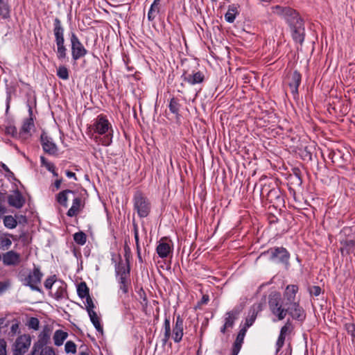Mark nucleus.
Returning a JSON list of instances; mask_svg holds the SVG:
<instances>
[{"label":"nucleus","mask_w":355,"mask_h":355,"mask_svg":"<svg viewBox=\"0 0 355 355\" xmlns=\"http://www.w3.org/2000/svg\"><path fill=\"white\" fill-rule=\"evenodd\" d=\"M272 12L284 19L289 28L304 23L300 13L289 6H275Z\"/></svg>","instance_id":"0eeeda50"},{"label":"nucleus","mask_w":355,"mask_h":355,"mask_svg":"<svg viewBox=\"0 0 355 355\" xmlns=\"http://www.w3.org/2000/svg\"><path fill=\"white\" fill-rule=\"evenodd\" d=\"M259 195L262 202L266 200L267 202L272 204L275 209L284 205V197L281 190L272 183L261 184Z\"/></svg>","instance_id":"7ed1b4c3"},{"label":"nucleus","mask_w":355,"mask_h":355,"mask_svg":"<svg viewBox=\"0 0 355 355\" xmlns=\"http://www.w3.org/2000/svg\"><path fill=\"white\" fill-rule=\"evenodd\" d=\"M61 285L58 288L56 292L54 294V297L57 300H62L64 297L67 292V284L64 281L60 280Z\"/></svg>","instance_id":"4c0bfd02"},{"label":"nucleus","mask_w":355,"mask_h":355,"mask_svg":"<svg viewBox=\"0 0 355 355\" xmlns=\"http://www.w3.org/2000/svg\"><path fill=\"white\" fill-rule=\"evenodd\" d=\"M134 209L140 218H146L150 213L151 203L141 191H135L133 196Z\"/></svg>","instance_id":"1a4fd4ad"},{"label":"nucleus","mask_w":355,"mask_h":355,"mask_svg":"<svg viewBox=\"0 0 355 355\" xmlns=\"http://www.w3.org/2000/svg\"><path fill=\"white\" fill-rule=\"evenodd\" d=\"M8 202L11 207L21 209L24 205L26 199L21 192L18 189H16L14 190V195H9L8 196Z\"/></svg>","instance_id":"412c9836"},{"label":"nucleus","mask_w":355,"mask_h":355,"mask_svg":"<svg viewBox=\"0 0 355 355\" xmlns=\"http://www.w3.org/2000/svg\"><path fill=\"white\" fill-rule=\"evenodd\" d=\"M43 273L41 272L39 267H34L33 271L30 272L28 276L25 278L26 283L24 284L29 286L31 290L42 293V290L37 286L40 284Z\"/></svg>","instance_id":"ddd939ff"},{"label":"nucleus","mask_w":355,"mask_h":355,"mask_svg":"<svg viewBox=\"0 0 355 355\" xmlns=\"http://www.w3.org/2000/svg\"><path fill=\"white\" fill-rule=\"evenodd\" d=\"M0 166L6 172L5 176L8 179H12L14 181L18 182L20 183L19 180L15 177V174L9 169V168L3 162L0 163Z\"/></svg>","instance_id":"09e8293b"},{"label":"nucleus","mask_w":355,"mask_h":355,"mask_svg":"<svg viewBox=\"0 0 355 355\" xmlns=\"http://www.w3.org/2000/svg\"><path fill=\"white\" fill-rule=\"evenodd\" d=\"M128 241H129V239L125 240V243H124V245H123L124 258H125V261L127 263H130V259H132V252H131L130 248L128 245Z\"/></svg>","instance_id":"49530a36"},{"label":"nucleus","mask_w":355,"mask_h":355,"mask_svg":"<svg viewBox=\"0 0 355 355\" xmlns=\"http://www.w3.org/2000/svg\"><path fill=\"white\" fill-rule=\"evenodd\" d=\"M11 6L9 0H0V17L3 19L10 18Z\"/></svg>","instance_id":"c756f323"},{"label":"nucleus","mask_w":355,"mask_h":355,"mask_svg":"<svg viewBox=\"0 0 355 355\" xmlns=\"http://www.w3.org/2000/svg\"><path fill=\"white\" fill-rule=\"evenodd\" d=\"M267 219L270 225L276 224L279 221L278 218L273 214H268Z\"/></svg>","instance_id":"338daca9"},{"label":"nucleus","mask_w":355,"mask_h":355,"mask_svg":"<svg viewBox=\"0 0 355 355\" xmlns=\"http://www.w3.org/2000/svg\"><path fill=\"white\" fill-rule=\"evenodd\" d=\"M17 85L16 83H11L10 85H6V110H8L10 107V103L12 98V94H15L17 91Z\"/></svg>","instance_id":"72a5a7b5"},{"label":"nucleus","mask_w":355,"mask_h":355,"mask_svg":"<svg viewBox=\"0 0 355 355\" xmlns=\"http://www.w3.org/2000/svg\"><path fill=\"white\" fill-rule=\"evenodd\" d=\"M118 282L120 285V289L122 291L123 293L128 294L131 285L130 277H119Z\"/></svg>","instance_id":"f704fd0d"},{"label":"nucleus","mask_w":355,"mask_h":355,"mask_svg":"<svg viewBox=\"0 0 355 355\" xmlns=\"http://www.w3.org/2000/svg\"><path fill=\"white\" fill-rule=\"evenodd\" d=\"M85 198H83V194L80 193L73 200L72 206L67 212V216L73 217L77 216L85 208Z\"/></svg>","instance_id":"a211bd4d"},{"label":"nucleus","mask_w":355,"mask_h":355,"mask_svg":"<svg viewBox=\"0 0 355 355\" xmlns=\"http://www.w3.org/2000/svg\"><path fill=\"white\" fill-rule=\"evenodd\" d=\"M57 282V276L55 275L49 277L44 282V285L46 289H51L53 285Z\"/></svg>","instance_id":"864d4df0"},{"label":"nucleus","mask_w":355,"mask_h":355,"mask_svg":"<svg viewBox=\"0 0 355 355\" xmlns=\"http://www.w3.org/2000/svg\"><path fill=\"white\" fill-rule=\"evenodd\" d=\"M69 191H66V189L61 191L55 196V200L58 204L64 207H67L68 206L67 201Z\"/></svg>","instance_id":"e433bc0d"},{"label":"nucleus","mask_w":355,"mask_h":355,"mask_svg":"<svg viewBox=\"0 0 355 355\" xmlns=\"http://www.w3.org/2000/svg\"><path fill=\"white\" fill-rule=\"evenodd\" d=\"M181 104L180 100L176 97H172L169 101L168 108L171 113L175 115L177 123H180L181 114H180Z\"/></svg>","instance_id":"a878e982"},{"label":"nucleus","mask_w":355,"mask_h":355,"mask_svg":"<svg viewBox=\"0 0 355 355\" xmlns=\"http://www.w3.org/2000/svg\"><path fill=\"white\" fill-rule=\"evenodd\" d=\"M68 336V333L64 331L62 329L56 330L53 336L54 345L58 347L62 345L64 341L67 338Z\"/></svg>","instance_id":"2f4dec72"},{"label":"nucleus","mask_w":355,"mask_h":355,"mask_svg":"<svg viewBox=\"0 0 355 355\" xmlns=\"http://www.w3.org/2000/svg\"><path fill=\"white\" fill-rule=\"evenodd\" d=\"M263 306L264 304L263 302H257L253 304L250 306L248 311V316L245 318L244 324L242 327L241 326V328L239 330L232 345L230 355L239 354L243 344L244 338L245 336L248 329L254 324L258 313L263 311Z\"/></svg>","instance_id":"f257e3e1"},{"label":"nucleus","mask_w":355,"mask_h":355,"mask_svg":"<svg viewBox=\"0 0 355 355\" xmlns=\"http://www.w3.org/2000/svg\"><path fill=\"white\" fill-rule=\"evenodd\" d=\"M53 26L54 42L57 47V58L60 61H63L67 58V49L64 38V28L61 20L58 17H55L53 19Z\"/></svg>","instance_id":"39448f33"},{"label":"nucleus","mask_w":355,"mask_h":355,"mask_svg":"<svg viewBox=\"0 0 355 355\" xmlns=\"http://www.w3.org/2000/svg\"><path fill=\"white\" fill-rule=\"evenodd\" d=\"M299 291V286L297 284H289L286 286L285 291L283 293L284 300V306H288L289 304L296 302V294Z\"/></svg>","instance_id":"4be33fe9"},{"label":"nucleus","mask_w":355,"mask_h":355,"mask_svg":"<svg viewBox=\"0 0 355 355\" xmlns=\"http://www.w3.org/2000/svg\"><path fill=\"white\" fill-rule=\"evenodd\" d=\"M285 338H286V337H284V336L279 335L278 338H277V342H276V347H277L276 352H277H277L281 349V348L284 346V341H285Z\"/></svg>","instance_id":"680f3d73"},{"label":"nucleus","mask_w":355,"mask_h":355,"mask_svg":"<svg viewBox=\"0 0 355 355\" xmlns=\"http://www.w3.org/2000/svg\"><path fill=\"white\" fill-rule=\"evenodd\" d=\"M184 319L180 315H176V321L173 327V336L172 338L175 343H179L182 340L184 335Z\"/></svg>","instance_id":"aec40b11"},{"label":"nucleus","mask_w":355,"mask_h":355,"mask_svg":"<svg viewBox=\"0 0 355 355\" xmlns=\"http://www.w3.org/2000/svg\"><path fill=\"white\" fill-rule=\"evenodd\" d=\"M6 342L4 339H0V355H6Z\"/></svg>","instance_id":"0e129e2a"},{"label":"nucleus","mask_w":355,"mask_h":355,"mask_svg":"<svg viewBox=\"0 0 355 355\" xmlns=\"http://www.w3.org/2000/svg\"><path fill=\"white\" fill-rule=\"evenodd\" d=\"M26 96L28 97L26 104L28 107L29 116L24 119L23 124L19 132V138L21 139L22 140L26 139V137H24V134H29L30 136L31 135L30 134L31 130L35 127L34 120L35 117L33 116V107H36V96L35 95H34L33 101H31L29 98L31 95L27 94Z\"/></svg>","instance_id":"9d476101"},{"label":"nucleus","mask_w":355,"mask_h":355,"mask_svg":"<svg viewBox=\"0 0 355 355\" xmlns=\"http://www.w3.org/2000/svg\"><path fill=\"white\" fill-rule=\"evenodd\" d=\"M301 80L302 76L300 73L298 71L295 70L292 73L291 81L288 83L291 94L294 98H296L298 96V88L300 85Z\"/></svg>","instance_id":"b1692460"},{"label":"nucleus","mask_w":355,"mask_h":355,"mask_svg":"<svg viewBox=\"0 0 355 355\" xmlns=\"http://www.w3.org/2000/svg\"><path fill=\"white\" fill-rule=\"evenodd\" d=\"M62 181H63L62 178L56 179L55 180V182L51 184V187H53L52 191H55V190L57 191V190L60 189L61 187Z\"/></svg>","instance_id":"e2e57ef3"},{"label":"nucleus","mask_w":355,"mask_h":355,"mask_svg":"<svg viewBox=\"0 0 355 355\" xmlns=\"http://www.w3.org/2000/svg\"><path fill=\"white\" fill-rule=\"evenodd\" d=\"M268 306L270 311L283 306L282 297L279 292H274L269 295Z\"/></svg>","instance_id":"cd10ccee"},{"label":"nucleus","mask_w":355,"mask_h":355,"mask_svg":"<svg viewBox=\"0 0 355 355\" xmlns=\"http://www.w3.org/2000/svg\"><path fill=\"white\" fill-rule=\"evenodd\" d=\"M77 293L81 299L89 295V288L85 282H81L77 285Z\"/></svg>","instance_id":"c9c22d12"},{"label":"nucleus","mask_w":355,"mask_h":355,"mask_svg":"<svg viewBox=\"0 0 355 355\" xmlns=\"http://www.w3.org/2000/svg\"><path fill=\"white\" fill-rule=\"evenodd\" d=\"M89 128L92 129L98 135H104L101 138L102 145L108 146L112 142L113 130L106 115L103 114L98 115L93 125H91Z\"/></svg>","instance_id":"f03ea898"},{"label":"nucleus","mask_w":355,"mask_h":355,"mask_svg":"<svg viewBox=\"0 0 355 355\" xmlns=\"http://www.w3.org/2000/svg\"><path fill=\"white\" fill-rule=\"evenodd\" d=\"M300 155L304 160H312V152L308 146H305L303 149L300 150Z\"/></svg>","instance_id":"3c124183"},{"label":"nucleus","mask_w":355,"mask_h":355,"mask_svg":"<svg viewBox=\"0 0 355 355\" xmlns=\"http://www.w3.org/2000/svg\"><path fill=\"white\" fill-rule=\"evenodd\" d=\"M85 300H86V310L87 311V313H89V311L90 312H94V311L93 310L94 308H95V305L93 302V300L91 297L90 295L89 296H87L85 297Z\"/></svg>","instance_id":"6e6d98bb"},{"label":"nucleus","mask_w":355,"mask_h":355,"mask_svg":"<svg viewBox=\"0 0 355 355\" xmlns=\"http://www.w3.org/2000/svg\"><path fill=\"white\" fill-rule=\"evenodd\" d=\"M270 311L274 315H275L277 318V319L279 320H282L285 318V317L287 315V307L286 308H284L283 306L278 307V308L275 309V310H272Z\"/></svg>","instance_id":"c03bdc74"},{"label":"nucleus","mask_w":355,"mask_h":355,"mask_svg":"<svg viewBox=\"0 0 355 355\" xmlns=\"http://www.w3.org/2000/svg\"><path fill=\"white\" fill-rule=\"evenodd\" d=\"M160 10V5L152 3L148 12V20L153 21L155 19L156 14L159 13Z\"/></svg>","instance_id":"a19ab883"},{"label":"nucleus","mask_w":355,"mask_h":355,"mask_svg":"<svg viewBox=\"0 0 355 355\" xmlns=\"http://www.w3.org/2000/svg\"><path fill=\"white\" fill-rule=\"evenodd\" d=\"M308 291L310 295L318 297L322 293V288L319 286H312L308 288Z\"/></svg>","instance_id":"5fc2aeb1"},{"label":"nucleus","mask_w":355,"mask_h":355,"mask_svg":"<svg viewBox=\"0 0 355 355\" xmlns=\"http://www.w3.org/2000/svg\"><path fill=\"white\" fill-rule=\"evenodd\" d=\"M40 162L41 165L45 166L49 172H51L56 168L54 164L49 162L44 156L40 157Z\"/></svg>","instance_id":"603ef678"},{"label":"nucleus","mask_w":355,"mask_h":355,"mask_svg":"<svg viewBox=\"0 0 355 355\" xmlns=\"http://www.w3.org/2000/svg\"><path fill=\"white\" fill-rule=\"evenodd\" d=\"M241 310L239 308H234L232 311L226 313L225 323L223 324V334L225 332V329L232 327L235 320L238 318Z\"/></svg>","instance_id":"bb28decb"},{"label":"nucleus","mask_w":355,"mask_h":355,"mask_svg":"<svg viewBox=\"0 0 355 355\" xmlns=\"http://www.w3.org/2000/svg\"><path fill=\"white\" fill-rule=\"evenodd\" d=\"M64 351L67 354H75L77 352V345L72 340H68L64 345Z\"/></svg>","instance_id":"de8ad7c7"},{"label":"nucleus","mask_w":355,"mask_h":355,"mask_svg":"<svg viewBox=\"0 0 355 355\" xmlns=\"http://www.w3.org/2000/svg\"><path fill=\"white\" fill-rule=\"evenodd\" d=\"M5 134L10 135L15 139H20L19 132H17V128L15 125H7L4 130Z\"/></svg>","instance_id":"a18cd8bd"},{"label":"nucleus","mask_w":355,"mask_h":355,"mask_svg":"<svg viewBox=\"0 0 355 355\" xmlns=\"http://www.w3.org/2000/svg\"><path fill=\"white\" fill-rule=\"evenodd\" d=\"M290 31L293 41L302 45L305 38L304 23L291 28Z\"/></svg>","instance_id":"5701e85b"},{"label":"nucleus","mask_w":355,"mask_h":355,"mask_svg":"<svg viewBox=\"0 0 355 355\" xmlns=\"http://www.w3.org/2000/svg\"><path fill=\"white\" fill-rule=\"evenodd\" d=\"M40 142L42 145L43 151L49 155L58 156V148L57 145L53 141V139L46 132L45 130H42L40 137Z\"/></svg>","instance_id":"f8f14e48"},{"label":"nucleus","mask_w":355,"mask_h":355,"mask_svg":"<svg viewBox=\"0 0 355 355\" xmlns=\"http://www.w3.org/2000/svg\"><path fill=\"white\" fill-rule=\"evenodd\" d=\"M328 157L338 167L344 168L349 162L350 155L349 153H345L343 150L335 149L329 151Z\"/></svg>","instance_id":"f3484780"},{"label":"nucleus","mask_w":355,"mask_h":355,"mask_svg":"<svg viewBox=\"0 0 355 355\" xmlns=\"http://www.w3.org/2000/svg\"><path fill=\"white\" fill-rule=\"evenodd\" d=\"M239 6L236 4L229 6L227 12L225 14V19L228 23H233L236 17L239 15Z\"/></svg>","instance_id":"c85d7f7f"},{"label":"nucleus","mask_w":355,"mask_h":355,"mask_svg":"<svg viewBox=\"0 0 355 355\" xmlns=\"http://www.w3.org/2000/svg\"><path fill=\"white\" fill-rule=\"evenodd\" d=\"M57 76L59 78L66 80L69 78V71L64 65H60L57 69Z\"/></svg>","instance_id":"37998d69"},{"label":"nucleus","mask_w":355,"mask_h":355,"mask_svg":"<svg viewBox=\"0 0 355 355\" xmlns=\"http://www.w3.org/2000/svg\"><path fill=\"white\" fill-rule=\"evenodd\" d=\"M173 244L171 239L168 236H164L157 242L156 252L162 259L167 258L172 254Z\"/></svg>","instance_id":"4468645a"},{"label":"nucleus","mask_w":355,"mask_h":355,"mask_svg":"<svg viewBox=\"0 0 355 355\" xmlns=\"http://www.w3.org/2000/svg\"><path fill=\"white\" fill-rule=\"evenodd\" d=\"M292 328V324L289 320L285 323V324L281 328L279 335L286 337V333Z\"/></svg>","instance_id":"13d9d810"},{"label":"nucleus","mask_w":355,"mask_h":355,"mask_svg":"<svg viewBox=\"0 0 355 355\" xmlns=\"http://www.w3.org/2000/svg\"><path fill=\"white\" fill-rule=\"evenodd\" d=\"M197 64L195 61H192L186 65V68L183 69L181 76L182 79L191 85L200 84L204 82L205 76L203 72L197 68Z\"/></svg>","instance_id":"6e6552de"},{"label":"nucleus","mask_w":355,"mask_h":355,"mask_svg":"<svg viewBox=\"0 0 355 355\" xmlns=\"http://www.w3.org/2000/svg\"><path fill=\"white\" fill-rule=\"evenodd\" d=\"M2 260L5 266H16L20 262V254L14 250H10L3 254Z\"/></svg>","instance_id":"393cba45"},{"label":"nucleus","mask_w":355,"mask_h":355,"mask_svg":"<svg viewBox=\"0 0 355 355\" xmlns=\"http://www.w3.org/2000/svg\"><path fill=\"white\" fill-rule=\"evenodd\" d=\"M19 322L16 320V322L11 326L10 331L9 334L11 336H13L14 335H15L17 331L19 330Z\"/></svg>","instance_id":"69168bd1"},{"label":"nucleus","mask_w":355,"mask_h":355,"mask_svg":"<svg viewBox=\"0 0 355 355\" xmlns=\"http://www.w3.org/2000/svg\"><path fill=\"white\" fill-rule=\"evenodd\" d=\"M38 341L46 346L51 342V336L40 333L38 335Z\"/></svg>","instance_id":"4d7b16f0"},{"label":"nucleus","mask_w":355,"mask_h":355,"mask_svg":"<svg viewBox=\"0 0 355 355\" xmlns=\"http://www.w3.org/2000/svg\"><path fill=\"white\" fill-rule=\"evenodd\" d=\"M42 355H55V350L52 347H46L44 352L41 353Z\"/></svg>","instance_id":"774afa93"},{"label":"nucleus","mask_w":355,"mask_h":355,"mask_svg":"<svg viewBox=\"0 0 355 355\" xmlns=\"http://www.w3.org/2000/svg\"><path fill=\"white\" fill-rule=\"evenodd\" d=\"M260 257H267L268 260L272 263L282 264L285 268L290 267V252L283 246H274L262 252Z\"/></svg>","instance_id":"423d86ee"},{"label":"nucleus","mask_w":355,"mask_h":355,"mask_svg":"<svg viewBox=\"0 0 355 355\" xmlns=\"http://www.w3.org/2000/svg\"><path fill=\"white\" fill-rule=\"evenodd\" d=\"M220 41L219 42L216 39V42L211 39V45L209 46L210 54L215 60H220V55L222 54L220 49Z\"/></svg>","instance_id":"7c9ffc66"},{"label":"nucleus","mask_w":355,"mask_h":355,"mask_svg":"<svg viewBox=\"0 0 355 355\" xmlns=\"http://www.w3.org/2000/svg\"><path fill=\"white\" fill-rule=\"evenodd\" d=\"M338 236L341 245L339 249L341 255L345 257L352 254L355 250V227H343Z\"/></svg>","instance_id":"20e7f679"},{"label":"nucleus","mask_w":355,"mask_h":355,"mask_svg":"<svg viewBox=\"0 0 355 355\" xmlns=\"http://www.w3.org/2000/svg\"><path fill=\"white\" fill-rule=\"evenodd\" d=\"M287 307V314H288L293 320L303 323L306 317L305 310L300 306L299 301L289 304Z\"/></svg>","instance_id":"dca6fc26"},{"label":"nucleus","mask_w":355,"mask_h":355,"mask_svg":"<svg viewBox=\"0 0 355 355\" xmlns=\"http://www.w3.org/2000/svg\"><path fill=\"white\" fill-rule=\"evenodd\" d=\"M292 328V324L289 320L285 323V324L281 328L279 335L286 337V333Z\"/></svg>","instance_id":"bf43d9fd"},{"label":"nucleus","mask_w":355,"mask_h":355,"mask_svg":"<svg viewBox=\"0 0 355 355\" xmlns=\"http://www.w3.org/2000/svg\"><path fill=\"white\" fill-rule=\"evenodd\" d=\"M118 262L114 265L115 274L116 277H130V263L123 262L120 254H118Z\"/></svg>","instance_id":"6ab92c4d"},{"label":"nucleus","mask_w":355,"mask_h":355,"mask_svg":"<svg viewBox=\"0 0 355 355\" xmlns=\"http://www.w3.org/2000/svg\"><path fill=\"white\" fill-rule=\"evenodd\" d=\"M73 237L75 243L80 245H85L87 241V234L83 231L75 233Z\"/></svg>","instance_id":"79ce46f5"},{"label":"nucleus","mask_w":355,"mask_h":355,"mask_svg":"<svg viewBox=\"0 0 355 355\" xmlns=\"http://www.w3.org/2000/svg\"><path fill=\"white\" fill-rule=\"evenodd\" d=\"M40 320L37 318L31 317L27 322V325L29 329L37 331L40 328Z\"/></svg>","instance_id":"8fccbe9b"},{"label":"nucleus","mask_w":355,"mask_h":355,"mask_svg":"<svg viewBox=\"0 0 355 355\" xmlns=\"http://www.w3.org/2000/svg\"><path fill=\"white\" fill-rule=\"evenodd\" d=\"M31 343V337L29 334L19 336L13 345V355H24L28 349Z\"/></svg>","instance_id":"2eb2a0df"},{"label":"nucleus","mask_w":355,"mask_h":355,"mask_svg":"<svg viewBox=\"0 0 355 355\" xmlns=\"http://www.w3.org/2000/svg\"><path fill=\"white\" fill-rule=\"evenodd\" d=\"M88 315L89 316L92 323L94 326L96 331L103 335V327L101 323V319L98 316L96 312V311H94V312L89 311Z\"/></svg>","instance_id":"473e14b6"},{"label":"nucleus","mask_w":355,"mask_h":355,"mask_svg":"<svg viewBox=\"0 0 355 355\" xmlns=\"http://www.w3.org/2000/svg\"><path fill=\"white\" fill-rule=\"evenodd\" d=\"M12 244V241L9 238H0V248L8 249Z\"/></svg>","instance_id":"052dcab7"},{"label":"nucleus","mask_w":355,"mask_h":355,"mask_svg":"<svg viewBox=\"0 0 355 355\" xmlns=\"http://www.w3.org/2000/svg\"><path fill=\"white\" fill-rule=\"evenodd\" d=\"M3 224L8 229H14L17 227L18 222L12 216L8 215L3 217Z\"/></svg>","instance_id":"ea45409f"},{"label":"nucleus","mask_w":355,"mask_h":355,"mask_svg":"<svg viewBox=\"0 0 355 355\" xmlns=\"http://www.w3.org/2000/svg\"><path fill=\"white\" fill-rule=\"evenodd\" d=\"M69 35L71 43L72 60L77 61L85 57L88 53V51L81 43L75 32L71 31Z\"/></svg>","instance_id":"9b49d317"},{"label":"nucleus","mask_w":355,"mask_h":355,"mask_svg":"<svg viewBox=\"0 0 355 355\" xmlns=\"http://www.w3.org/2000/svg\"><path fill=\"white\" fill-rule=\"evenodd\" d=\"M344 329L347 331V334L350 336L352 343L355 342V322H345Z\"/></svg>","instance_id":"58836bf2"}]
</instances>
